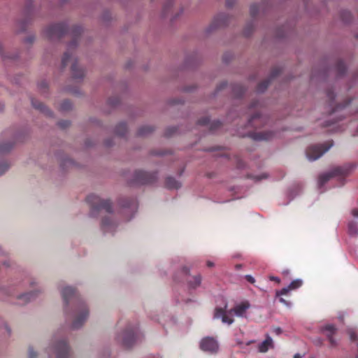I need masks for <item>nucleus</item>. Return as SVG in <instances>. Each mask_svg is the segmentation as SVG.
I'll return each instance as SVG.
<instances>
[{
    "instance_id": "nucleus-1",
    "label": "nucleus",
    "mask_w": 358,
    "mask_h": 358,
    "mask_svg": "<svg viewBox=\"0 0 358 358\" xmlns=\"http://www.w3.org/2000/svg\"><path fill=\"white\" fill-rule=\"evenodd\" d=\"M62 295L66 306L72 302L75 306V318L72 323L73 329H79L87 320L89 315L88 308L78 296L76 289L71 287H66L62 290Z\"/></svg>"
},
{
    "instance_id": "nucleus-2",
    "label": "nucleus",
    "mask_w": 358,
    "mask_h": 358,
    "mask_svg": "<svg viewBox=\"0 0 358 358\" xmlns=\"http://www.w3.org/2000/svg\"><path fill=\"white\" fill-rule=\"evenodd\" d=\"M83 29L80 26H75L71 31L72 41L68 44L66 52L64 54L62 59V66L65 68L67 64L72 62L71 73L74 79H83L85 76V71L79 68L76 58L74 57L73 51L77 47L78 36L81 34Z\"/></svg>"
},
{
    "instance_id": "nucleus-3",
    "label": "nucleus",
    "mask_w": 358,
    "mask_h": 358,
    "mask_svg": "<svg viewBox=\"0 0 358 358\" xmlns=\"http://www.w3.org/2000/svg\"><path fill=\"white\" fill-rule=\"evenodd\" d=\"M86 201L90 206L92 216H96L101 210H105L109 213H112V203L110 200L101 199L99 196L92 194L87 196Z\"/></svg>"
},
{
    "instance_id": "nucleus-4",
    "label": "nucleus",
    "mask_w": 358,
    "mask_h": 358,
    "mask_svg": "<svg viewBox=\"0 0 358 358\" xmlns=\"http://www.w3.org/2000/svg\"><path fill=\"white\" fill-rule=\"evenodd\" d=\"M140 338V334L137 327L127 329L122 335L119 336L117 339L121 342L125 348H130Z\"/></svg>"
},
{
    "instance_id": "nucleus-5",
    "label": "nucleus",
    "mask_w": 358,
    "mask_h": 358,
    "mask_svg": "<svg viewBox=\"0 0 358 358\" xmlns=\"http://www.w3.org/2000/svg\"><path fill=\"white\" fill-rule=\"evenodd\" d=\"M333 141H329L324 143L311 145L306 150V156L309 160H316L320 158L324 152L328 151L333 146Z\"/></svg>"
},
{
    "instance_id": "nucleus-6",
    "label": "nucleus",
    "mask_w": 358,
    "mask_h": 358,
    "mask_svg": "<svg viewBox=\"0 0 358 358\" xmlns=\"http://www.w3.org/2000/svg\"><path fill=\"white\" fill-rule=\"evenodd\" d=\"M261 108V103L259 101H254L250 106V110L255 109L257 111L251 116L248 120V126L252 127H259L267 124L268 117L262 115L259 110Z\"/></svg>"
},
{
    "instance_id": "nucleus-7",
    "label": "nucleus",
    "mask_w": 358,
    "mask_h": 358,
    "mask_svg": "<svg viewBox=\"0 0 358 358\" xmlns=\"http://www.w3.org/2000/svg\"><path fill=\"white\" fill-rule=\"evenodd\" d=\"M353 168L352 165H346L344 166H337L333 169L330 172L322 174L319 177V185H324L330 178L335 176H345L348 174Z\"/></svg>"
},
{
    "instance_id": "nucleus-8",
    "label": "nucleus",
    "mask_w": 358,
    "mask_h": 358,
    "mask_svg": "<svg viewBox=\"0 0 358 358\" xmlns=\"http://www.w3.org/2000/svg\"><path fill=\"white\" fill-rule=\"evenodd\" d=\"M353 168L352 165H346L344 166H337L333 169L330 172L322 174L319 177V185H324L330 178L335 176H345L348 174Z\"/></svg>"
},
{
    "instance_id": "nucleus-9",
    "label": "nucleus",
    "mask_w": 358,
    "mask_h": 358,
    "mask_svg": "<svg viewBox=\"0 0 358 358\" xmlns=\"http://www.w3.org/2000/svg\"><path fill=\"white\" fill-rule=\"evenodd\" d=\"M67 32L66 25L64 23L54 24L45 30V36L50 40L59 39Z\"/></svg>"
},
{
    "instance_id": "nucleus-10",
    "label": "nucleus",
    "mask_w": 358,
    "mask_h": 358,
    "mask_svg": "<svg viewBox=\"0 0 358 358\" xmlns=\"http://www.w3.org/2000/svg\"><path fill=\"white\" fill-rule=\"evenodd\" d=\"M157 179V173H148L143 171H136L134 175L133 183L147 185L154 182Z\"/></svg>"
},
{
    "instance_id": "nucleus-11",
    "label": "nucleus",
    "mask_w": 358,
    "mask_h": 358,
    "mask_svg": "<svg viewBox=\"0 0 358 358\" xmlns=\"http://www.w3.org/2000/svg\"><path fill=\"white\" fill-rule=\"evenodd\" d=\"M200 348L203 351L213 354L217 352L219 345L215 338L207 336L201 341Z\"/></svg>"
},
{
    "instance_id": "nucleus-12",
    "label": "nucleus",
    "mask_w": 358,
    "mask_h": 358,
    "mask_svg": "<svg viewBox=\"0 0 358 358\" xmlns=\"http://www.w3.org/2000/svg\"><path fill=\"white\" fill-rule=\"evenodd\" d=\"M54 351L57 358H69L70 355V348L65 341L57 343Z\"/></svg>"
},
{
    "instance_id": "nucleus-13",
    "label": "nucleus",
    "mask_w": 358,
    "mask_h": 358,
    "mask_svg": "<svg viewBox=\"0 0 358 358\" xmlns=\"http://www.w3.org/2000/svg\"><path fill=\"white\" fill-rule=\"evenodd\" d=\"M229 16L224 13L217 15L209 27V31L228 24Z\"/></svg>"
},
{
    "instance_id": "nucleus-14",
    "label": "nucleus",
    "mask_w": 358,
    "mask_h": 358,
    "mask_svg": "<svg viewBox=\"0 0 358 358\" xmlns=\"http://www.w3.org/2000/svg\"><path fill=\"white\" fill-rule=\"evenodd\" d=\"M280 69L275 67L272 69L271 78L269 79L265 80L260 83L258 84L257 90L258 92H264L268 85H270L271 80L277 77L280 73Z\"/></svg>"
},
{
    "instance_id": "nucleus-15",
    "label": "nucleus",
    "mask_w": 358,
    "mask_h": 358,
    "mask_svg": "<svg viewBox=\"0 0 358 358\" xmlns=\"http://www.w3.org/2000/svg\"><path fill=\"white\" fill-rule=\"evenodd\" d=\"M302 284H303V282L301 280H300V279L294 280L288 285V287H284L280 291H277L276 296L280 297L282 295H286L289 292V291L294 290V289H298L299 287H300L302 285Z\"/></svg>"
},
{
    "instance_id": "nucleus-16",
    "label": "nucleus",
    "mask_w": 358,
    "mask_h": 358,
    "mask_svg": "<svg viewBox=\"0 0 358 358\" xmlns=\"http://www.w3.org/2000/svg\"><path fill=\"white\" fill-rule=\"evenodd\" d=\"M214 317L219 319L221 318L222 322L231 324L234 322V319L229 317L226 313L225 310L222 308H217L215 310Z\"/></svg>"
},
{
    "instance_id": "nucleus-17",
    "label": "nucleus",
    "mask_w": 358,
    "mask_h": 358,
    "mask_svg": "<svg viewBox=\"0 0 358 358\" xmlns=\"http://www.w3.org/2000/svg\"><path fill=\"white\" fill-rule=\"evenodd\" d=\"M274 344L273 339L269 335L266 336V339L258 345V350L260 352L265 353L268 349H273Z\"/></svg>"
},
{
    "instance_id": "nucleus-18",
    "label": "nucleus",
    "mask_w": 358,
    "mask_h": 358,
    "mask_svg": "<svg viewBox=\"0 0 358 358\" xmlns=\"http://www.w3.org/2000/svg\"><path fill=\"white\" fill-rule=\"evenodd\" d=\"M250 136L255 141H268L274 136V133L270 131L254 132L250 134Z\"/></svg>"
},
{
    "instance_id": "nucleus-19",
    "label": "nucleus",
    "mask_w": 358,
    "mask_h": 358,
    "mask_svg": "<svg viewBox=\"0 0 358 358\" xmlns=\"http://www.w3.org/2000/svg\"><path fill=\"white\" fill-rule=\"evenodd\" d=\"M198 124L200 125H208L210 124V130L215 131L217 129L220 128L222 125V123L219 120H215L210 123V119L207 117H202L198 120Z\"/></svg>"
},
{
    "instance_id": "nucleus-20",
    "label": "nucleus",
    "mask_w": 358,
    "mask_h": 358,
    "mask_svg": "<svg viewBox=\"0 0 358 358\" xmlns=\"http://www.w3.org/2000/svg\"><path fill=\"white\" fill-rule=\"evenodd\" d=\"M322 330L326 332V335L332 346H335L336 345V341H334L333 336L336 331V328L334 325L328 324L326 325Z\"/></svg>"
},
{
    "instance_id": "nucleus-21",
    "label": "nucleus",
    "mask_w": 358,
    "mask_h": 358,
    "mask_svg": "<svg viewBox=\"0 0 358 358\" xmlns=\"http://www.w3.org/2000/svg\"><path fill=\"white\" fill-rule=\"evenodd\" d=\"M250 308V303L248 301H244L236 306L230 310V313L234 312L237 316H243L245 312Z\"/></svg>"
},
{
    "instance_id": "nucleus-22",
    "label": "nucleus",
    "mask_w": 358,
    "mask_h": 358,
    "mask_svg": "<svg viewBox=\"0 0 358 358\" xmlns=\"http://www.w3.org/2000/svg\"><path fill=\"white\" fill-rule=\"evenodd\" d=\"M31 104L34 108H35L36 109L42 112L45 115H46L48 116H52V112L49 108H48L43 103H41L34 99H32Z\"/></svg>"
},
{
    "instance_id": "nucleus-23",
    "label": "nucleus",
    "mask_w": 358,
    "mask_h": 358,
    "mask_svg": "<svg viewBox=\"0 0 358 358\" xmlns=\"http://www.w3.org/2000/svg\"><path fill=\"white\" fill-rule=\"evenodd\" d=\"M165 185L168 189H178L180 187V183L172 177L166 179Z\"/></svg>"
},
{
    "instance_id": "nucleus-24",
    "label": "nucleus",
    "mask_w": 358,
    "mask_h": 358,
    "mask_svg": "<svg viewBox=\"0 0 358 358\" xmlns=\"http://www.w3.org/2000/svg\"><path fill=\"white\" fill-rule=\"evenodd\" d=\"M127 131V127L125 123L121 122L116 126L115 133L120 136H124Z\"/></svg>"
},
{
    "instance_id": "nucleus-25",
    "label": "nucleus",
    "mask_w": 358,
    "mask_h": 358,
    "mask_svg": "<svg viewBox=\"0 0 358 358\" xmlns=\"http://www.w3.org/2000/svg\"><path fill=\"white\" fill-rule=\"evenodd\" d=\"M154 130V128L151 126L145 125L143 126L138 129L137 134L139 136H145L148 134H150Z\"/></svg>"
},
{
    "instance_id": "nucleus-26",
    "label": "nucleus",
    "mask_w": 358,
    "mask_h": 358,
    "mask_svg": "<svg viewBox=\"0 0 358 358\" xmlns=\"http://www.w3.org/2000/svg\"><path fill=\"white\" fill-rule=\"evenodd\" d=\"M114 227L113 222L110 220L108 217H105L102 220L101 222V228L104 231H108V229Z\"/></svg>"
},
{
    "instance_id": "nucleus-27",
    "label": "nucleus",
    "mask_w": 358,
    "mask_h": 358,
    "mask_svg": "<svg viewBox=\"0 0 358 358\" xmlns=\"http://www.w3.org/2000/svg\"><path fill=\"white\" fill-rule=\"evenodd\" d=\"M13 147V143L8 142L0 145V155L8 152Z\"/></svg>"
},
{
    "instance_id": "nucleus-28",
    "label": "nucleus",
    "mask_w": 358,
    "mask_h": 358,
    "mask_svg": "<svg viewBox=\"0 0 358 358\" xmlns=\"http://www.w3.org/2000/svg\"><path fill=\"white\" fill-rule=\"evenodd\" d=\"M245 88L241 85H236L233 87V92L234 95L239 98L245 93Z\"/></svg>"
},
{
    "instance_id": "nucleus-29",
    "label": "nucleus",
    "mask_w": 358,
    "mask_h": 358,
    "mask_svg": "<svg viewBox=\"0 0 358 358\" xmlns=\"http://www.w3.org/2000/svg\"><path fill=\"white\" fill-rule=\"evenodd\" d=\"M336 71L339 76L343 75L345 73V72L346 71V66H345L344 62L341 60H339L337 62L336 65Z\"/></svg>"
},
{
    "instance_id": "nucleus-30",
    "label": "nucleus",
    "mask_w": 358,
    "mask_h": 358,
    "mask_svg": "<svg viewBox=\"0 0 358 358\" xmlns=\"http://www.w3.org/2000/svg\"><path fill=\"white\" fill-rule=\"evenodd\" d=\"M36 292H31L26 293V294H24L21 295L19 297V299H24L25 302H27V301H31L34 297H36Z\"/></svg>"
},
{
    "instance_id": "nucleus-31",
    "label": "nucleus",
    "mask_w": 358,
    "mask_h": 358,
    "mask_svg": "<svg viewBox=\"0 0 358 358\" xmlns=\"http://www.w3.org/2000/svg\"><path fill=\"white\" fill-rule=\"evenodd\" d=\"M349 233L351 235H357L358 234V226L356 223L352 222L348 224Z\"/></svg>"
},
{
    "instance_id": "nucleus-32",
    "label": "nucleus",
    "mask_w": 358,
    "mask_h": 358,
    "mask_svg": "<svg viewBox=\"0 0 358 358\" xmlns=\"http://www.w3.org/2000/svg\"><path fill=\"white\" fill-rule=\"evenodd\" d=\"M72 108V103L69 100H64L60 105V110L66 111Z\"/></svg>"
},
{
    "instance_id": "nucleus-33",
    "label": "nucleus",
    "mask_w": 358,
    "mask_h": 358,
    "mask_svg": "<svg viewBox=\"0 0 358 358\" xmlns=\"http://www.w3.org/2000/svg\"><path fill=\"white\" fill-rule=\"evenodd\" d=\"M173 0H166L163 7V13L164 15H167L169 13L173 6Z\"/></svg>"
},
{
    "instance_id": "nucleus-34",
    "label": "nucleus",
    "mask_w": 358,
    "mask_h": 358,
    "mask_svg": "<svg viewBox=\"0 0 358 358\" xmlns=\"http://www.w3.org/2000/svg\"><path fill=\"white\" fill-rule=\"evenodd\" d=\"M201 282V276L200 275L194 277V281L189 282V286L192 288H196L199 286Z\"/></svg>"
},
{
    "instance_id": "nucleus-35",
    "label": "nucleus",
    "mask_w": 358,
    "mask_h": 358,
    "mask_svg": "<svg viewBox=\"0 0 358 358\" xmlns=\"http://www.w3.org/2000/svg\"><path fill=\"white\" fill-rule=\"evenodd\" d=\"M259 10L258 4L254 3L250 6V13L252 17H255Z\"/></svg>"
},
{
    "instance_id": "nucleus-36",
    "label": "nucleus",
    "mask_w": 358,
    "mask_h": 358,
    "mask_svg": "<svg viewBox=\"0 0 358 358\" xmlns=\"http://www.w3.org/2000/svg\"><path fill=\"white\" fill-rule=\"evenodd\" d=\"M350 100H347L345 101L344 103H339V104L336 105V107L333 108L331 113H336V112L339 111L340 110L344 108L350 103Z\"/></svg>"
},
{
    "instance_id": "nucleus-37",
    "label": "nucleus",
    "mask_w": 358,
    "mask_h": 358,
    "mask_svg": "<svg viewBox=\"0 0 358 358\" xmlns=\"http://www.w3.org/2000/svg\"><path fill=\"white\" fill-rule=\"evenodd\" d=\"M327 96L329 99V105L330 106H334V99H335V94L333 92V90H329L327 92Z\"/></svg>"
},
{
    "instance_id": "nucleus-38",
    "label": "nucleus",
    "mask_w": 358,
    "mask_h": 358,
    "mask_svg": "<svg viewBox=\"0 0 358 358\" xmlns=\"http://www.w3.org/2000/svg\"><path fill=\"white\" fill-rule=\"evenodd\" d=\"M123 206L124 208L136 209V201L134 199H131L129 201L128 203L123 204Z\"/></svg>"
},
{
    "instance_id": "nucleus-39",
    "label": "nucleus",
    "mask_w": 358,
    "mask_h": 358,
    "mask_svg": "<svg viewBox=\"0 0 358 358\" xmlns=\"http://www.w3.org/2000/svg\"><path fill=\"white\" fill-rule=\"evenodd\" d=\"M9 168V165L6 163L0 164V176L3 174Z\"/></svg>"
},
{
    "instance_id": "nucleus-40",
    "label": "nucleus",
    "mask_w": 358,
    "mask_h": 358,
    "mask_svg": "<svg viewBox=\"0 0 358 358\" xmlns=\"http://www.w3.org/2000/svg\"><path fill=\"white\" fill-rule=\"evenodd\" d=\"M108 101L110 105L115 106L119 103L120 99L118 97L110 98Z\"/></svg>"
},
{
    "instance_id": "nucleus-41",
    "label": "nucleus",
    "mask_w": 358,
    "mask_h": 358,
    "mask_svg": "<svg viewBox=\"0 0 358 358\" xmlns=\"http://www.w3.org/2000/svg\"><path fill=\"white\" fill-rule=\"evenodd\" d=\"M59 127L62 129L67 128L70 125V122L68 120H62L58 122Z\"/></svg>"
},
{
    "instance_id": "nucleus-42",
    "label": "nucleus",
    "mask_w": 358,
    "mask_h": 358,
    "mask_svg": "<svg viewBox=\"0 0 358 358\" xmlns=\"http://www.w3.org/2000/svg\"><path fill=\"white\" fill-rule=\"evenodd\" d=\"M37 357V353L33 350V348H29L28 351V358H36Z\"/></svg>"
},
{
    "instance_id": "nucleus-43",
    "label": "nucleus",
    "mask_w": 358,
    "mask_h": 358,
    "mask_svg": "<svg viewBox=\"0 0 358 358\" xmlns=\"http://www.w3.org/2000/svg\"><path fill=\"white\" fill-rule=\"evenodd\" d=\"M236 166L238 169H243L245 166V163L241 159L238 157L236 159Z\"/></svg>"
},
{
    "instance_id": "nucleus-44",
    "label": "nucleus",
    "mask_w": 358,
    "mask_h": 358,
    "mask_svg": "<svg viewBox=\"0 0 358 358\" xmlns=\"http://www.w3.org/2000/svg\"><path fill=\"white\" fill-rule=\"evenodd\" d=\"M38 87L40 90H45L48 87V84L45 81H42L38 84Z\"/></svg>"
},
{
    "instance_id": "nucleus-45",
    "label": "nucleus",
    "mask_w": 358,
    "mask_h": 358,
    "mask_svg": "<svg viewBox=\"0 0 358 358\" xmlns=\"http://www.w3.org/2000/svg\"><path fill=\"white\" fill-rule=\"evenodd\" d=\"M236 3V0H226V6L228 8L232 7Z\"/></svg>"
},
{
    "instance_id": "nucleus-46",
    "label": "nucleus",
    "mask_w": 358,
    "mask_h": 358,
    "mask_svg": "<svg viewBox=\"0 0 358 358\" xmlns=\"http://www.w3.org/2000/svg\"><path fill=\"white\" fill-rule=\"evenodd\" d=\"M245 279L247 280L248 282H250L252 284L255 282V278L252 275H245Z\"/></svg>"
},
{
    "instance_id": "nucleus-47",
    "label": "nucleus",
    "mask_w": 358,
    "mask_h": 358,
    "mask_svg": "<svg viewBox=\"0 0 358 358\" xmlns=\"http://www.w3.org/2000/svg\"><path fill=\"white\" fill-rule=\"evenodd\" d=\"M269 280L271 281H275L278 284H279L280 282V279L278 277L271 275V276H269Z\"/></svg>"
},
{
    "instance_id": "nucleus-48",
    "label": "nucleus",
    "mask_w": 358,
    "mask_h": 358,
    "mask_svg": "<svg viewBox=\"0 0 358 358\" xmlns=\"http://www.w3.org/2000/svg\"><path fill=\"white\" fill-rule=\"evenodd\" d=\"M279 301L280 302H281L282 303L285 304V306H290V302L289 301H286L285 299H283L282 297H280L279 298Z\"/></svg>"
},
{
    "instance_id": "nucleus-49",
    "label": "nucleus",
    "mask_w": 358,
    "mask_h": 358,
    "mask_svg": "<svg viewBox=\"0 0 358 358\" xmlns=\"http://www.w3.org/2000/svg\"><path fill=\"white\" fill-rule=\"evenodd\" d=\"M273 332L277 335H280L282 332V330L280 327H275L273 329Z\"/></svg>"
},
{
    "instance_id": "nucleus-50",
    "label": "nucleus",
    "mask_w": 358,
    "mask_h": 358,
    "mask_svg": "<svg viewBox=\"0 0 358 358\" xmlns=\"http://www.w3.org/2000/svg\"><path fill=\"white\" fill-rule=\"evenodd\" d=\"M267 178V176L266 175H262V176H255L254 178H255L257 180H260L263 178Z\"/></svg>"
},
{
    "instance_id": "nucleus-51",
    "label": "nucleus",
    "mask_w": 358,
    "mask_h": 358,
    "mask_svg": "<svg viewBox=\"0 0 358 358\" xmlns=\"http://www.w3.org/2000/svg\"><path fill=\"white\" fill-rule=\"evenodd\" d=\"M252 28H250V29H248V28H247V29H245L244 30V34H245L246 36H250V34H251V32H252Z\"/></svg>"
},
{
    "instance_id": "nucleus-52",
    "label": "nucleus",
    "mask_w": 358,
    "mask_h": 358,
    "mask_svg": "<svg viewBox=\"0 0 358 358\" xmlns=\"http://www.w3.org/2000/svg\"><path fill=\"white\" fill-rule=\"evenodd\" d=\"M352 214L354 217H358V208H355L352 210Z\"/></svg>"
},
{
    "instance_id": "nucleus-53",
    "label": "nucleus",
    "mask_w": 358,
    "mask_h": 358,
    "mask_svg": "<svg viewBox=\"0 0 358 358\" xmlns=\"http://www.w3.org/2000/svg\"><path fill=\"white\" fill-rule=\"evenodd\" d=\"M34 38L33 37H29L27 38V41L30 43H31L34 41Z\"/></svg>"
},
{
    "instance_id": "nucleus-54",
    "label": "nucleus",
    "mask_w": 358,
    "mask_h": 358,
    "mask_svg": "<svg viewBox=\"0 0 358 358\" xmlns=\"http://www.w3.org/2000/svg\"><path fill=\"white\" fill-rule=\"evenodd\" d=\"M207 266H208V267H213V266H214V264H213V262H210V261H208V262H207Z\"/></svg>"
},
{
    "instance_id": "nucleus-55",
    "label": "nucleus",
    "mask_w": 358,
    "mask_h": 358,
    "mask_svg": "<svg viewBox=\"0 0 358 358\" xmlns=\"http://www.w3.org/2000/svg\"><path fill=\"white\" fill-rule=\"evenodd\" d=\"M289 273V271L288 270H285L282 271L283 275H288Z\"/></svg>"
},
{
    "instance_id": "nucleus-56",
    "label": "nucleus",
    "mask_w": 358,
    "mask_h": 358,
    "mask_svg": "<svg viewBox=\"0 0 358 358\" xmlns=\"http://www.w3.org/2000/svg\"><path fill=\"white\" fill-rule=\"evenodd\" d=\"M183 272H184L185 274H188V273H189V270H188L187 268H185L183 269Z\"/></svg>"
},
{
    "instance_id": "nucleus-57",
    "label": "nucleus",
    "mask_w": 358,
    "mask_h": 358,
    "mask_svg": "<svg viewBox=\"0 0 358 358\" xmlns=\"http://www.w3.org/2000/svg\"><path fill=\"white\" fill-rule=\"evenodd\" d=\"M5 328H6V331H8V334H10V329L7 327V325H6V324H5Z\"/></svg>"
},
{
    "instance_id": "nucleus-58",
    "label": "nucleus",
    "mask_w": 358,
    "mask_h": 358,
    "mask_svg": "<svg viewBox=\"0 0 358 358\" xmlns=\"http://www.w3.org/2000/svg\"><path fill=\"white\" fill-rule=\"evenodd\" d=\"M294 358H301V357L300 356V355L299 354H296L294 357Z\"/></svg>"
},
{
    "instance_id": "nucleus-59",
    "label": "nucleus",
    "mask_w": 358,
    "mask_h": 358,
    "mask_svg": "<svg viewBox=\"0 0 358 358\" xmlns=\"http://www.w3.org/2000/svg\"><path fill=\"white\" fill-rule=\"evenodd\" d=\"M225 85H226V83H222V86L220 87V88L224 87Z\"/></svg>"
},
{
    "instance_id": "nucleus-60",
    "label": "nucleus",
    "mask_w": 358,
    "mask_h": 358,
    "mask_svg": "<svg viewBox=\"0 0 358 358\" xmlns=\"http://www.w3.org/2000/svg\"><path fill=\"white\" fill-rule=\"evenodd\" d=\"M330 125H331V124H327L325 125V127H329V126H330Z\"/></svg>"
},
{
    "instance_id": "nucleus-61",
    "label": "nucleus",
    "mask_w": 358,
    "mask_h": 358,
    "mask_svg": "<svg viewBox=\"0 0 358 358\" xmlns=\"http://www.w3.org/2000/svg\"><path fill=\"white\" fill-rule=\"evenodd\" d=\"M356 133H357L356 134L358 135V128H357Z\"/></svg>"
},
{
    "instance_id": "nucleus-62",
    "label": "nucleus",
    "mask_w": 358,
    "mask_h": 358,
    "mask_svg": "<svg viewBox=\"0 0 358 358\" xmlns=\"http://www.w3.org/2000/svg\"><path fill=\"white\" fill-rule=\"evenodd\" d=\"M107 145H110V144L109 143H106Z\"/></svg>"
}]
</instances>
